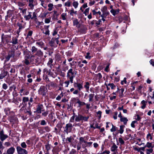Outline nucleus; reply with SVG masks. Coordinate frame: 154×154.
<instances>
[{
  "instance_id": "nucleus-28",
  "label": "nucleus",
  "mask_w": 154,
  "mask_h": 154,
  "mask_svg": "<svg viewBox=\"0 0 154 154\" xmlns=\"http://www.w3.org/2000/svg\"><path fill=\"white\" fill-rule=\"evenodd\" d=\"M79 23L77 19H76L73 21V25L74 26H77Z\"/></svg>"
},
{
  "instance_id": "nucleus-20",
  "label": "nucleus",
  "mask_w": 154,
  "mask_h": 154,
  "mask_svg": "<svg viewBox=\"0 0 154 154\" xmlns=\"http://www.w3.org/2000/svg\"><path fill=\"white\" fill-rule=\"evenodd\" d=\"M77 100L78 101L76 103L79 104V107H80L82 106H83L86 104L84 102L81 101L79 99H77Z\"/></svg>"
},
{
  "instance_id": "nucleus-11",
  "label": "nucleus",
  "mask_w": 154,
  "mask_h": 154,
  "mask_svg": "<svg viewBox=\"0 0 154 154\" xmlns=\"http://www.w3.org/2000/svg\"><path fill=\"white\" fill-rule=\"evenodd\" d=\"M72 127V125L71 124L69 123L67 124L65 127V128L66 129L67 132H69L70 131Z\"/></svg>"
},
{
  "instance_id": "nucleus-21",
  "label": "nucleus",
  "mask_w": 154,
  "mask_h": 154,
  "mask_svg": "<svg viewBox=\"0 0 154 154\" xmlns=\"http://www.w3.org/2000/svg\"><path fill=\"white\" fill-rule=\"evenodd\" d=\"M120 121L121 122H123L124 125H126L127 124V122L128 121V120L127 118L125 117H124L120 119Z\"/></svg>"
},
{
  "instance_id": "nucleus-2",
  "label": "nucleus",
  "mask_w": 154,
  "mask_h": 154,
  "mask_svg": "<svg viewBox=\"0 0 154 154\" xmlns=\"http://www.w3.org/2000/svg\"><path fill=\"white\" fill-rule=\"evenodd\" d=\"M11 36L8 35H5L3 33L2 34L1 39L2 43L3 44H7L10 42L9 38H10Z\"/></svg>"
},
{
  "instance_id": "nucleus-64",
  "label": "nucleus",
  "mask_w": 154,
  "mask_h": 154,
  "mask_svg": "<svg viewBox=\"0 0 154 154\" xmlns=\"http://www.w3.org/2000/svg\"><path fill=\"white\" fill-rule=\"evenodd\" d=\"M50 22V20L48 18L45 19V22L46 23H49Z\"/></svg>"
},
{
  "instance_id": "nucleus-37",
  "label": "nucleus",
  "mask_w": 154,
  "mask_h": 154,
  "mask_svg": "<svg viewBox=\"0 0 154 154\" xmlns=\"http://www.w3.org/2000/svg\"><path fill=\"white\" fill-rule=\"evenodd\" d=\"M89 83L88 82H86V85H85L84 87L87 90H88L89 88Z\"/></svg>"
},
{
  "instance_id": "nucleus-27",
  "label": "nucleus",
  "mask_w": 154,
  "mask_h": 154,
  "mask_svg": "<svg viewBox=\"0 0 154 154\" xmlns=\"http://www.w3.org/2000/svg\"><path fill=\"white\" fill-rule=\"evenodd\" d=\"M94 94H90L89 95V101H93V99L94 98Z\"/></svg>"
},
{
  "instance_id": "nucleus-60",
  "label": "nucleus",
  "mask_w": 154,
  "mask_h": 154,
  "mask_svg": "<svg viewBox=\"0 0 154 154\" xmlns=\"http://www.w3.org/2000/svg\"><path fill=\"white\" fill-rule=\"evenodd\" d=\"M32 31H30L29 32L28 34L27 35V36H31L32 34Z\"/></svg>"
},
{
  "instance_id": "nucleus-29",
  "label": "nucleus",
  "mask_w": 154,
  "mask_h": 154,
  "mask_svg": "<svg viewBox=\"0 0 154 154\" xmlns=\"http://www.w3.org/2000/svg\"><path fill=\"white\" fill-rule=\"evenodd\" d=\"M94 125V128H97L100 129V127L98 126V123L97 122H95L93 123Z\"/></svg>"
},
{
  "instance_id": "nucleus-54",
  "label": "nucleus",
  "mask_w": 154,
  "mask_h": 154,
  "mask_svg": "<svg viewBox=\"0 0 154 154\" xmlns=\"http://www.w3.org/2000/svg\"><path fill=\"white\" fill-rule=\"evenodd\" d=\"M110 152L109 151L105 150L100 154H109Z\"/></svg>"
},
{
  "instance_id": "nucleus-61",
  "label": "nucleus",
  "mask_w": 154,
  "mask_h": 154,
  "mask_svg": "<svg viewBox=\"0 0 154 154\" xmlns=\"http://www.w3.org/2000/svg\"><path fill=\"white\" fill-rule=\"evenodd\" d=\"M136 122V121H133L132 122V123L131 124V125L132 127L134 128V127H135L134 124H135V123Z\"/></svg>"
},
{
  "instance_id": "nucleus-47",
  "label": "nucleus",
  "mask_w": 154,
  "mask_h": 154,
  "mask_svg": "<svg viewBox=\"0 0 154 154\" xmlns=\"http://www.w3.org/2000/svg\"><path fill=\"white\" fill-rule=\"evenodd\" d=\"M17 4L18 6L20 7H23L25 5V4L24 3L21 2H18L17 3Z\"/></svg>"
},
{
  "instance_id": "nucleus-19",
  "label": "nucleus",
  "mask_w": 154,
  "mask_h": 154,
  "mask_svg": "<svg viewBox=\"0 0 154 154\" xmlns=\"http://www.w3.org/2000/svg\"><path fill=\"white\" fill-rule=\"evenodd\" d=\"M17 41L18 39L17 38L13 37L12 41L10 42V43H12L14 45H16L18 43Z\"/></svg>"
},
{
  "instance_id": "nucleus-30",
  "label": "nucleus",
  "mask_w": 154,
  "mask_h": 154,
  "mask_svg": "<svg viewBox=\"0 0 154 154\" xmlns=\"http://www.w3.org/2000/svg\"><path fill=\"white\" fill-rule=\"evenodd\" d=\"M23 62L24 63H25L26 65H28L30 63V62L29 61V60L26 59H25L23 61Z\"/></svg>"
},
{
  "instance_id": "nucleus-9",
  "label": "nucleus",
  "mask_w": 154,
  "mask_h": 154,
  "mask_svg": "<svg viewBox=\"0 0 154 154\" xmlns=\"http://www.w3.org/2000/svg\"><path fill=\"white\" fill-rule=\"evenodd\" d=\"M15 150V148L14 147H11L7 150L6 153L8 154H13Z\"/></svg>"
},
{
  "instance_id": "nucleus-22",
  "label": "nucleus",
  "mask_w": 154,
  "mask_h": 154,
  "mask_svg": "<svg viewBox=\"0 0 154 154\" xmlns=\"http://www.w3.org/2000/svg\"><path fill=\"white\" fill-rule=\"evenodd\" d=\"M125 128V126L124 125H121L120 126V129L119 130H118V133L119 132L120 133V134H122L123 132L124 131V128Z\"/></svg>"
},
{
  "instance_id": "nucleus-8",
  "label": "nucleus",
  "mask_w": 154,
  "mask_h": 154,
  "mask_svg": "<svg viewBox=\"0 0 154 154\" xmlns=\"http://www.w3.org/2000/svg\"><path fill=\"white\" fill-rule=\"evenodd\" d=\"M55 38H52L49 42V45L51 47L56 48L57 46V45H56L55 43Z\"/></svg>"
},
{
  "instance_id": "nucleus-62",
  "label": "nucleus",
  "mask_w": 154,
  "mask_h": 154,
  "mask_svg": "<svg viewBox=\"0 0 154 154\" xmlns=\"http://www.w3.org/2000/svg\"><path fill=\"white\" fill-rule=\"evenodd\" d=\"M134 150L137 151L138 152H140V148L136 147L134 148Z\"/></svg>"
},
{
  "instance_id": "nucleus-35",
  "label": "nucleus",
  "mask_w": 154,
  "mask_h": 154,
  "mask_svg": "<svg viewBox=\"0 0 154 154\" xmlns=\"http://www.w3.org/2000/svg\"><path fill=\"white\" fill-rule=\"evenodd\" d=\"M121 93H120L119 96L120 97H122L123 96V92H124V89L123 88H122L121 89Z\"/></svg>"
},
{
  "instance_id": "nucleus-56",
  "label": "nucleus",
  "mask_w": 154,
  "mask_h": 154,
  "mask_svg": "<svg viewBox=\"0 0 154 154\" xmlns=\"http://www.w3.org/2000/svg\"><path fill=\"white\" fill-rule=\"evenodd\" d=\"M45 147L47 151L49 150L50 149V146L49 144L46 145Z\"/></svg>"
},
{
  "instance_id": "nucleus-15",
  "label": "nucleus",
  "mask_w": 154,
  "mask_h": 154,
  "mask_svg": "<svg viewBox=\"0 0 154 154\" xmlns=\"http://www.w3.org/2000/svg\"><path fill=\"white\" fill-rule=\"evenodd\" d=\"M18 122V119L16 117H12L10 120V122L12 124L17 123Z\"/></svg>"
},
{
  "instance_id": "nucleus-12",
  "label": "nucleus",
  "mask_w": 154,
  "mask_h": 154,
  "mask_svg": "<svg viewBox=\"0 0 154 154\" xmlns=\"http://www.w3.org/2000/svg\"><path fill=\"white\" fill-rule=\"evenodd\" d=\"M75 85H76L77 87H78V89L79 91H80L83 88V86L82 84L75 82L74 84V86H75Z\"/></svg>"
},
{
  "instance_id": "nucleus-57",
  "label": "nucleus",
  "mask_w": 154,
  "mask_h": 154,
  "mask_svg": "<svg viewBox=\"0 0 154 154\" xmlns=\"http://www.w3.org/2000/svg\"><path fill=\"white\" fill-rule=\"evenodd\" d=\"M112 89H114L116 88V86L113 83H111V85L110 86Z\"/></svg>"
},
{
  "instance_id": "nucleus-32",
  "label": "nucleus",
  "mask_w": 154,
  "mask_h": 154,
  "mask_svg": "<svg viewBox=\"0 0 154 154\" xmlns=\"http://www.w3.org/2000/svg\"><path fill=\"white\" fill-rule=\"evenodd\" d=\"M53 6V4L51 3L49 4L48 5V6L49 7L48 9V10L49 11H51L52 9Z\"/></svg>"
},
{
  "instance_id": "nucleus-14",
  "label": "nucleus",
  "mask_w": 154,
  "mask_h": 154,
  "mask_svg": "<svg viewBox=\"0 0 154 154\" xmlns=\"http://www.w3.org/2000/svg\"><path fill=\"white\" fill-rule=\"evenodd\" d=\"M35 55L38 57H42L43 55V54L40 50H38L35 54Z\"/></svg>"
},
{
  "instance_id": "nucleus-46",
  "label": "nucleus",
  "mask_w": 154,
  "mask_h": 154,
  "mask_svg": "<svg viewBox=\"0 0 154 154\" xmlns=\"http://www.w3.org/2000/svg\"><path fill=\"white\" fill-rule=\"evenodd\" d=\"M119 141L121 144H123L124 143V141L121 138H119Z\"/></svg>"
},
{
  "instance_id": "nucleus-23",
  "label": "nucleus",
  "mask_w": 154,
  "mask_h": 154,
  "mask_svg": "<svg viewBox=\"0 0 154 154\" xmlns=\"http://www.w3.org/2000/svg\"><path fill=\"white\" fill-rule=\"evenodd\" d=\"M38 50V49L34 46H32V48L31 51L33 54L36 53Z\"/></svg>"
},
{
  "instance_id": "nucleus-24",
  "label": "nucleus",
  "mask_w": 154,
  "mask_h": 154,
  "mask_svg": "<svg viewBox=\"0 0 154 154\" xmlns=\"http://www.w3.org/2000/svg\"><path fill=\"white\" fill-rule=\"evenodd\" d=\"M111 125H112V128L111 129L110 131L111 132H113L115 131H116L117 129V128L115 126H114L111 123Z\"/></svg>"
},
{
  "instance_id": "nucleus-1",
  "label": "nucleus",
  "mask_w": 154,
  "mask_h": 154,
  "mask_svg": "<svg viewBox=\"0 0 154 154\" xmlns=\"http://www.w3.org/2000/svg\"><path fill=\"white\" fill-rule=\"evenodd\" d=\"M15 50L11 49L8 51V55L5 57V61H9L11 57H14V56Z\"/></svg>"
},
{
  "instance_id": "nucleus-33",
  "label": "nucleus",
  "mask_w": 154,
  "mask_h": 154,
  "mask_svg": "<svg viewBox=\"0 0 154 154\" xmlns=\"http://www.w3.org/2000/svg\"><path fill=\"white\" fill-rule=\"evenodd\" d=\"M17 25L19 27V28L18 29L21 30L24 27L23 26L22 24L21 23H17Z\"/></svg>"
},
{
  "instance_id": "nucleus-63",
  "label": "nucleus",
  "mask_w": 154,
  "mask_h": 154,
  "mask_svg": "<svg viewBox=\"0 0 154 154\" xmlns=\"http://www.w3.org/2000/svg\"><path fill=\"white\" fill-rule=\"evenodd\" d=\"M78 65L80 67H82L84 65L83 63H82L81 62H78Z\"/></svg>"
},
{
  "instance_id": "nucleus-31",
  "label": "nucleus",
  "mask_w": 154,
  "mask_h": 154,
  "mask_svg": "<svg viewBox=\"0 0 154 154\" xmlns=\"http://www.w3.org/2000/svg\"><path fill=\"white\" fill-rule=\"evenodd\" d=\"M7 137V135H0V139L2 141H3Z\"/></svg>"
},
{
  "instance_id": "nucleus-59",
  "label": "nucleus",
  "mask_w": 154,
  "mask_h": 154,
  "mask_svg": "<svg viewBox=\"0 0 154 154\" xmlns=\"http://www.w3.org/2000/svg\"><path fill=\"white\" fill-rule=\"evenodd\" d=\"M5 145L7 146H11V144L9 142H6L5 143Z\"/></svg>"
},
{
  "instance_id": "nucleus-34",
  "label": "nucleus",
  "mask_w": 154,
  "mask_h": 154,
  "mask_svg": "<svg viewBox=\"0 0 154 154\" xmlns=\"http://www.w3.org/2000/svg\"><path fill=\"white\" fill-rule=\"evenodd\" d=\"M145 146L146 147H147L148 148H150L151 147V148L152 149V148L153 147V146H152V143H150L148 142L147 143V144Z\"/></svg>"
},
{
  "instance_id": "nucleus-7",
  "label": "nucleus",
  "mask_w": 154,
  "mask_h": 154,
  "mask_svg": "<svg viewBox=\"0 0 154 154\" xmlns=\"http://www.w3.org/2000/svg\"><path fill=\"white\" fill-rule=\"evenodd\" d=\"M7 75L9 76V74L8 72L5 71H2L1 74H0V79H2L3 78L5 77Z\"/></svg>"
},
{
  "instance_id": "nucleus-4",
  "label": "nucleus",
  "mask_w": 154,
  "mask_h": 154,
  "mask_svg": "<svg viewBox=\"0 0 154 154\" xmlns=\"http://www.w3.org/2000/svg\"><path fill=\"white\" fill-rule=\"evenodd\" d=\"M75 75L74 73L73 72L72 69H70L68 71L67 73V77L69 78L70 79V81L71 83L73 82V78L75 77Z\"/></svg>"
},
{
  "instance_id": "nucleus-42",
  "label": "nucleus",
  "mask_w": 154,
  "mask_h": 154,
  "mask_svg": "<svg viewBox=\"0 0 154 154\" xmlns=\"http://www.w3.org/2000/svg\"><path fill=\"white\" fill-rule=\"evenodd\" d=\"M66 15V13H63L61 14V17H62V18L63 20H66V18L65 17V16Z\"/></svg>"
},
{
  "instance_id": "nucleus-43",
  "label": "nucleus",
  "mask_w": 154,
  "mask_h": 154,
  "mask_svg": "<svg viewBox=\"0 0 154 154\" xmlns=\"http://www.w3.org/2000/svg\"><path fill=\"white\" fill-rule=\"evenodd\" d=\"M78 3L77 2H74L73 3V6L75 8H76L78 6Z\"/></svg>"
},
{
  "instance_id": "nucleus-25",
  "label": "nucleus",
  "mask_w": 154,
  "mask_h": 154,
  "mask_svg": "<svg viewBox=\"0 0 154 154\" xmlns=\"http://www.w3.org/2000/svg\"><path fill=\"white\" fill-rule=\"evenodd\" d=\"M110 12L112 13V14L113 15H115L116 14H117L119 12V10L115 11L113 9H112L110 11Z\"/></svg>"
},
{
  "instance_id": "nucleus-51",
  "label": "nucleus",
  "mask_w": 154,
  "mask_h": 154,
  "mask_svg": "<svg viewBox=\"0 0 154 154\" xmlns=\"http://www.w3.org/2000/svg\"><path fill=\"white\" fill-rule=\"evenodd\" d=\"M90 53L89 52H88L86 54V55L85 56V58L87 59H90L91 57L89 56Z\"/></svg>"
},
{
  "instance_id": "nucleus-36",
  "label": "nucleus",
  "mask_w": 154,
  "mask_h": 154,
  "mask_svg": "<svg viewBox=\"0 0 154 154\" xmlns=\"http://www.w3.org/2000/svg\"><path fill=\"white\" fill-rule=\"evenodd\" d=\"M146 154H150V153H152L153 151V149L152 148L150 149H146Z\"/></svg>"
},
{
  "instance_id": "nucleus-38",
  "label": "nucleus",
  "mask_w": 154,
  "mask_h": 154,
  "mask_svg": "<svg viewBox=\"0 0 154 154\" xmlns=\"http://www.w3.org/2000/svg\"><path fill=\"white\" fill-rule=\"evenodd\" d=\"M66 140H68L69 142L71 143L72 142V140H74V138L73 137H67Z\"/></svg>"
},
{
  "instance_id": "nucleus-17",
  "label": "nucleus",
  "mask_w": 154,
  "mask_h": 154,
  "mask_svg": "<svg viewBox=\"0 0 154 154\" xmlns=\"http://www.w3.org/2000/svg\"><path fill=\"white\" fill-rule=\"evenodd\" d=\"M32 12H29V14L27 16H25L24 18L26 20H29L30 18L32 19Z\"/></svg>"
},
{
  "instance_id": "nucleus-40",
  "label": "nucleus",
  "mask_w": 154,
  "mask_h": 154,
  "mask_svg": "<svg viewBox=\"0 0 154 154\" xmlns=\"http://www.w3.org/2000/svg\"><path fill=\"white\" fill-rule=\"evenodd\" d=\"M21 147L23 148H26L27 146L26 143L24 142L22 143L21 144Z\"/></svg>"
},
{
  "instance_id": "nucleus-39",
  "label": "nucleus",
  "mask_w": 154,
  "mask_h": 154,
  "mask_svg": "<svg viewBox=\"0 0 154 154\" xmlns=\"http://www.w3.org/2000/svg\"><path fill=\"white\" fill-rule=\"evenodd\" d=\"M47 123L45 120H42L41 121L40 124L41 125H46Z\"/></svg>"
},
{
  "instance_id": "nucleus-41",
  "label": "nucleus",
  "mask_w": 154,
  "mask_h": 154,
  "mask_svg": "<svg viewBox=\"0 0 154 154\" xmlns=\"http://www.w3.org/2000/svg\"><path fill=\"white\" fill-rule=\"evenodd\" d=\"M43 130H44V131H43L44 132L45 131L47 132H48L50 130L48 126H46L45 127Z\"/></svg>"
},
{
  "instance_id": "nucleus-48",
  "label": "nucleus",
  "mask_w": 154,
  "mask_h": 154,
  "mask_svg": "<svg viewBox=\"0 0 154 154\" xmlns=\"http://www.w3.org/2000/svg\"><path fill=\"white\" fill-rule=\"evenodd\" d=\"M48 114V111H46L42 113V115L45 117Z\"/></svg>"
},
{
  "instance_id": "nucleus-3",
  "label": "nucleus",
  "mask_w": 154,
  "mask_h": 154,
  "mask_svg": "<svg viewBox=\"0 0 154 154\" xmlns=\"http://www.w3.org/2000/svg\"><path fill=\"white\" fill-rule=\"evenodd\" d=\"M47 91L48 90L47 87L42 85L41 86L38 90V93L39 94L43 96H45L46 95Z\"/></svg>"
},
{
  "instance_id": "nucleus-18",
  "label": "nucleus",
  "mask_w": 154,
  "mask_h": 154,
  "mask_svg": "<svg viewBox=\"0 0 154 154\" xmlns=\"http://www.w3.org/2000/svg\"><path fill=\"white\" fill-rule=\"evenodd\" d=\"M29 101V98L28 97H24L23 98L22 103L23 104H27V102Z\"/></svg>"
},
{
  "instance_id": "nucleus-10",
  "label": "nucleus",
  "mask_w": 154,
  "mask_h": 154,
  "mask_svg": "<svg viewBox=\"0 0 154 154\" xmlns=\"http://www.w3.org/2000/svg\"><path fill=\"white\" fill-rule=\"evenodd\" d=\"M43 108V106L42 104L38 105L36 109V112L38 113H41V110Z\"/></svg>"
},
{
  "instance_id": "nucleus-58",
  "label": "nucleus",
  "mask_w": 154,
  "mask_h": 154,
  "mask_svg": "<svg viewBox=\"0 0 154 154\" xmlns=\"http://www.w3.org/2000/svg\"><path fill=\"white\" fill-rule=\"evenodd\" d=\"M115 115L113 116V118L114 119H117V112H116L114 113Z\"/></svg>"
},
{
  "instance_id": "nucleus-50",
  "label": "nucleus",
  "mask_w": 154,
  "mask_h": 154,
  "mask_svg": "<svg viewBox=\"0 0 154 154\" xmlns=\"http://www.w3.org/2000/svg\"><path fill=\"white\" fill-rule=\"evenodd\" d=\"M71 5V3L69 2H66L65 4V5L66 6H67L68 7H70Z\"/></svg>"
},
{
  "instance_id": "nucleus-26",
  "label": "nucleus",
  "mask_w": 154,
  "mask_h": 154,
  "mask_svg": "<svg viewBox=\"0 0 154 154\" xmlns=\"http://www.w3.org/2000/svg\"><path fill=\"white\" fill-rule=\"evenodd\" d=\"M117 146L116 144H114L112 146L111 148V150L112 152H114L115 151L116 149L117 148Z\"/></svg>"
},
{
  "instance_id": "nucleus-55",
  "label": "nucleus",
  "mask_w": 154,
  "mask_h": 154,
  "mask_svg": "<svg viewBox=\"0 0 154 154\" xmlns=\"http://www.w3.org/2000/svg\"><path fill=\"white\" fill-rule=\"evenodd\" d=\"M53 60L51 58L50 59V60L47 63L48 65H49L50 64H51L53 63Z\"/></svg>"
},
{
  "instance_id": "nucleus-13",
  "label": "nucleus",
  "mask_w": 154,
  "mask_h": 154,
  "mask_svg": "<svg viewBox=\"0 0 154 154\" xmlns=\"http://www.w3.org/2000/svg\"><path fill=\"white\" fill-rule=\"evenodd\" d=\"M42 60V57L38 56V57H36V58L35 59V62L38 64H39L41 63Z\"/></svg>"
},
{
  "instance_id": "nucleus-5",
  "label": "nucleus",
  "mask_w": 154,
  "mask_h": 154,
  "mask_svg": "<svg viewBox=\"0 0 154 154\" xmlns=\"http://www.w3.org/2000/svg\"><path fill=\"white\" fill-rule=\"evenodd\" d=\"M88 116H84L81 114H79L78 115H76L75 121L77 122H79L80 121H83V120L85 121H88Z\"/></svg>"
},
{
  "instance_id": "nucleus-53",
  "label": "nucleus",
  "mask_w": 154,
  "mask_h": 154,
  "mask_svg": "<svg viewBox=\"0 0 154 154\" xmlns=\"http://www.w3.org/2000/svg\"><path fill=\"white\" fill-rule=\"evenodd\" d=\"M27 104H25L24 105L23 104V103H21L20 104V105L19 106V107H20L21 106H22L21 108H24L25 106H26Z\"/></svg>"
},
{
  "instance_id": "nucleus-6",
  "label": "nucleus",
  "mask_w": 154,
  "mask_h": 154,
  "mask_svg": "<svg viewBox=\"0 0 154 154\" xmlns=\"http://www.w3.org/2000/svg\"><path fill=\"white\" fill-rule=\"evenodd\" d=\"M17 150L18 154H27V151L24 149L22 148L20 146H17Z\"/></svg>"
},
{
  "instance_id": "nucleus-49",
  "label": "nucleus",
  "mask_w": 154,
  "mask_h": 154,
  "mask_svg": "<svg viewBox=\"0 0 154 154\" xmlns=\"http://www.w3.org/2000/svg\"><path fill=\"white\" fill-rule=\"evenodd\" d=\"M75 117L76 118V115H73L71 118L70 122H73Z\"/></svg>"
},
{
  "instance_id": "nucleus-44",
  "label": "nucleus",
  "mask_w": 154,
  "mask_h": 154,
  "mask_svg": "<svg viewBox=\"0 0 154 154\" xmlns=\"http://www.w3.org/2000/svg\"><path fill=\"white\" fill-rule=\"evenodd\" d=\"M89 9V8H86L85 10V11L84 12V14L85 15H87V13H88H88Z\"/></svg>"
},
{
  "instance_id": "nucleus-16",
  "label": "nucleus",
  "mask_w": 154,
  "mask_h": 154,
  "mask_svg": "<svg viewBox=\"0 0 154 154\" xmlns=\"http://www.w3.org/2000/svg\"><path fill=\"white\" fill-rule=\"evenodd\" d=\"M29 6L30 7L31 9H33L34 7V3L35 2L34 0H29Z\"/></svg>"
},
{
  "instance_id": "nucleus-45",
  "label": "nucleus",
  "mask_w": 154,
  "mask_h": 154,
  "mask_svg": "<svg viewBox=\"0 0 154 154\" xmlns=\"http://www.w3.org/2000/svg\"><path fill=\"white\" fill-rule=\"evenodd\" d=\"M107 10V8L106 6H104L102 9H101V11L103 12V13L105 12Z\"/></svg>"
},
{
  "instance_id": "nucleus-52",
  "label": "nucleus",
  "mask_w": 154,
  "mask_h": 154,
  "mask_svg": "<svg viewBox=\"0 0 154 154\" xmlns=\"http://www.w3.org/2000/svg\"><path fill=\"white\" fill-rule=\"evenodd\" d=\"M2 88L6 90L8 88L7 85L5 83H4L2 85Z\"/></svg>"
}]
</instances>
